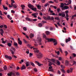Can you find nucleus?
Returning a JSON list of instances; mask_svg holds the SVG:
<instances>
[{
    "label": "nucleus",
    "mask_w": 76,
    "mask_h": 76,
    "mask_svg": "<svg viewBox=\"0 0 76 76\" xmlns=\"http://www.w3.org/2000/svg\"><path fill=\"white\" fill-rule=\"evenodd\" d=\"M6 41H5L4 40H3V41H2V44H5V43H6Z\"/></svg>",
    "instance_id": "obj_59"
},
{
    "label": "nucleus",
    "mask_w": 76,
    "mask_h": 76,
    "mask_svg": "<svg viewBox=\"0 0 76 76\" xmlns=\"http://www.w3.org/2000/svg\"><path fill=\"white\" fill-rule=\"evenodd\" d=\"M16 69L17 70H19V69H20V68H19V67L17 66L16 68Z\"/></svg>",
    "instance_id": "obj_64"
},
{
    "label": "nucleus",
    "mask_w": 76,
    "mask_h": 76,
    "mask_svg": "<svg viewBox=\"0 0 76 76\" xmlns=\"http://www.w3.org/2000/svg\"><path fill=\"white\" fill-rule=\"evenodd\" d=\"M70 73H72V72H73V69L72 68H70Z\"/></svg>",
    "instance_id": "obj_37"
},
{
    "label": "nucleus",
    "mask_w": 76,
    "mask_h": 76,
    "mask_svg": "<svg viewBox=\"0 0 76 76\" xmlns=\"http://www.w3.org/2000/svg\"><path fill=\"white\" fill-rule=\"evenodd\" d=\"M59 51L61 53H63V52L62 51V50H61V48H59Z\"/></svg>",
    "instance_id": "obj_53"
},
{
    "label": "nucleus",
    "mask_w": 76,
    "mask_h": 76,
    "mask_svg": "<svg viewBox=\"0 0 76 76\" xmlns=\"http://www.w3.org/2000/svg\"><path fill=\"white\" fill-rule=\"evenodd\" d=\"M21 69V70H24L25 69H26V66H25V65H22Z\"/></svg>",
    "instance_id": "obj_11"
},
{
    "label": "nucleus",
    "mask_w": 76,
    "mask_h": 76,
    "mask_svg": "<svg viewBox=\"0 0 76 76\" xmlns=\"http://www.w3.org/2000/svg\"><path fill=\"white\" fill-rule=\"evenodd\" d=\"M53 29H54V28L53 27H51L50 28V31H53Z\"/></svg>",
    "instance_id": "obj_44"
},
{
    "label": "nucleus",
    "mask_w": 76,
    "mask_h": 76,
    "mask_svg": "<svg viewBox=\"0 0 76 76\" xmlns=\"http://www.w3.org/2000/svg\"><path fill=\"white\" fill-rule=\"evenodd\" d=\"M0 34L2 35V36H3V34L4 33V31H3V30L2 29H0Z\"/></svg>",
    "instance_id": "obj_12"
},
{
    "label": "nucleus",
    "mask_w": 76,
    "mask_h": 76,
    "mask_svg": "<svg viewBox=\"0 0 76 76\" xmlns=\"http://www.w3.org/2000/svg\"><path fill=\"white\" fill-rule=\"evenodd\" d=\"M35 63H36L39 66H42V65H43V64H40L39 63V62H38V61H35Z\"/></svg>",
    "instance_id": "obj_7"
},
{
    "label": "nucleus",
    "mask_w": 76,
    "mask_h": 76,
    "mask_svg": "<svg viewBox=\"0 0 76 76\" xmlns=\"http://www.w3.org/2000/svg\"><path fill=\"white\" fill-rule=\"evenodd\" d=\"M46 0H42L41 1H42V3H45V1Z\"/></svg>",
    "instance_id": "obj_63"
},
{
    "label": "nucleus",
    "mask_w": 76,
    "mask_h": 76,
    "mask_svg": "<svg viewBox=\"0 0 76 76\" xmlns=\"http://www.w3.org/2000/svg\"><path fill=\"white\" fill-rule=\"evenodd\" d=\"M49 72H54V69H49L48 70Z\"/></svg>",
    "instance_id": "obj_24"
},
{
    "label": "nucleus",
    "mask_w": 76,
    "mask_h": 76,
    "mask_svg": "<svg viewBox=\"0 0 76 76\" xmlns=\"http://www.w3.org/2000/svg\"><path fill=\"white\" fill-rule=\"evenodd\" d=\"M50 7H53V8L55 9H57V7L56 6L51 5Z\"/></svg>",
    "instance_id": "obj_28"
},
{
    "label": "nucleus",
    "mask_w": 76,
    "mask_h": 76,
    "mask_svg": "<svg viewBox=\"0 0 76 76\" xmlns=\"http://www.w3.org/2000/svg\"><path fill=\"white\" fill-rule=\"evenodd\" d=\"M34 53H38V52H39V50H34Z\"/></svg>",
    "instance_id": "obj_39"
},
{
    "label": "nucleus",
    "mask_w": 76,
    "mask_h": 76,
    "mask_svg": "<svg viewBox=\"0 0 76 76\" xmlns=\"http://www.w3.org/2000/svg\"><path fill=\"white\" fill-rule=\"evenodd\" d=\"M69 8V7L67 6H64V7L63 8V9H68V8Z\"/></svg>",
    "instance_id": "obj_15"
},
{
    "label": "nucleus",
    "mask_w": 76,
    "mask_h": 76,
    "mask_svg": "<svg viewBox=\"0 0 76 76\" xmlns=\"http://www.w3.org/2000/svg\"><path fill=\"white\" fill-rule=\"evenodd\" d=\"M34 72H38V70H37V69L36 68H34Z\"/></svg>",
    "instance_id": "obj_50"
},
{
    "label": "nucleus",
    "mask_w": 76,
    "mask_h": 76,
    "mask_svg": "<svg viewBox=\"0 0 76 76\" xmlns=\"http://www.w3.org/2000/svg\"><path fill=\"white\" fill-rule=\"evenodd\" d=\"M11 5L12 6V7H13L14 8H15V9L17 8V5H16V4H14L13 3H11Z\"/></svg>",
    "instance_id": "obj_9"
},
{
    "label": "nucleus",
    "mask_w": 76,
    "mask_h": 76,
    "mask_svg": "<svg viewBox=\"0 0 76 76\" xmlns=\"http://www.w3.org/2000/svg\"><path fill=\"white\" fill-rule=\"evenodd\" d=\"M51 61L53 62V63H55V60L54 59H51Z\"/></svg>",
    "instance_id": "obj_47"
},
{
    "label": "nucleus",
    "mask_w": 76,
    "mask_h": 76,
    "mask_svg": "<svg viewBox=\"0 0 76 76\" xmlns=\"http://www.w3.org/2000/svg\"><path fill=\"white\" fill-rule=\"evenodd\" d=\"M7 59H9V60H12V58L10 56H8Z\"/></svg>",
    "instance_id": "obj_35"
},
{
    "label": "nucleus",
    "mask_w": 76,
    "mask_h": 76,
    "mask_svg": "<svg viewBox=\"0 0 76 76\" xmlns=\"http://www.w3.org/2000/svg\"><path fill=\"white\" fill-rule=\"evenodd\" d=\"M57 11L58 13H59L60 11V9L59 8H58L57 9Z\"/></svg>",
    "instance_id": "obj_43"
},
{
    "label": "nucleus",
    "mask_w": 76,
    "mask_h": 76,
    "mask_svg": "<svg viewBox=\"0 0 76 76\" xmlns=\"http://www.w3.org/2000/svg\"><path fill=\"white\" fill-rule=\"evenodd\" d=\"M7 44L8 47H10L11 46H12V44H11L10 43H8Z\"/></svg>",
    "instance_id": "obj_29"
},
{
    "label": "nucleus",
    "mask_w": 76,
    "mask_h": 76,
    "mask_svg": "<svg viewBox=\"0 0 76 76\" xmlns=\"http://www.w3.org/2000/svg\"><path fill=\"white\" fill-rule=\"evenodd\" d=\"M3 6L4 9L5 10H7L8 9L7 7H5V6L4 5H3Z\"/></svg>",
    "instance_id": "obj_26"
},
{
    "label": "nucleus",
    "mask_w": 76,
    "mask_h": 76,
    "mask_svg": "<svg viewBox=\"0 0 76 76\" xmlns=\"http://www.w3.org/2000/svg\"><path fill=\"white\" fill-rule=\"evenodd\" d=\"M25 43L26 44L27 43H28V42L26 41V40H25V39H23Z\"/></svg>",
    "instance_id": "obj_51"
},
{
    "label": "nucleus",
    "mask_w": 76,
    "mask_h": 76,
    "mask_svg": "<svg viewBox=\"0 0 76 76\" xmlns=\"http://www.w3.org/2000/svg\"><path fill=\"white\" fill-rule=\"evenodd\" d=\"M45 39L48 40V42H51V41H53V43H54V45L55 46L57 44V41L56 39L53 38H51L50 39L45 38Z\"/></svg>",
    "instance_id": "obj_1"
},
{
    "label": "nucleus",
    "mask_w": 76,
    "mask_h": 76,
    "mask_svg": "<svg viewBox=\"0 0 76 76\" xmlns=\"http://www.w3.org/2000/svg\"><path fill=\"white\" fill-rule=\"evenodd\" d=\"M31 9L32 10L34 11V12H36V11H37V8H34V7H32L31 8Z\"/></svg>",
    "instance_id": "obj_18"
},
{
    "label": "nucleus",
    "mask_w": 76,
    "mask_h": 76,
    "mask_svg": "<svg viewBox=\"0 0 76 76\" xmlns=\"http://www.w3.org/2000/svg\"><path fill=\"white\" fill-rule=\"evenodd\" d=\"M42 40V39L40 37L37 38V41L38 42H39V45H42V43H41V42Z\"/></svg>",
    "instance_id": "obj_3"
},
{
    "label": "nucleus",
    "mask_w": 76,
    "mask_h": 76,
    "mask_svg": "<svg viewBox=\"0 0 76 76\" xmlns=\"http://www.w3.org/2000/svg\"><path fill=\"white\" fill-rule=\"evenodd\" d=\"M72 55L74 56V57H76V54L75 53H73Z\"/></svg>",
    "instance_id": "obj_54"
},
{
    "label": "nucleus",
    "mask_w": 76,
    "mask_h": 76,
    "mask_svg": "<svg viewBox=\"0 0 76 76\" xmlns=\"http://www.w3.org/2000/svg\"><path fill=\"white\" fill-rule=\"evenodd\" d=\"M43 18H44V19H45L46 20H47V18L45 16H44L43 17Z\"/></svg>",
    "instance_id": "obj_61"
},
{
    "label": "nucleus",
    "mask_w": 76,
    "mask_h": 76,
    "mask_svg": "<svg viewBox=\"0 0 76 76\" xmlns=\"http://www.w3.org/2000/svg\"><path fill=\"white\" fill-rule=\"evenodd\" d=\"M43 37L44 38H45L46 37V35L44 34H43Z\"/></svg>",
    "instance_id": "obj_38"
},
{
    "label": "nucleus",
    "mask_w": 76,
    "mask_h": 76,
    "mask_svg": "<svg viewBox=\"0 0 76 76\" xmlns=\"http://www.w3.org/2000/svg\"><path fill=\"white\" fill-rule=\"evenodd\" d=\"M47 20H54V18L52 17L51 18L50 16H49L47 18Z\"/></svg>",
    "instance_id": "obj_6"
},
{
    "label": "nucleus",
    "mask_w": 76,
    "mask_h": 76,
    "mask_svg": "<svg viewBox=\"0 0 76 76\" xmlns=\"http://www.w3.org/2000/svg\"><path fill=\"white\" fill-rule=\"evenodd\" d=\"M11 3H15V1L13 0H11Z\"/></svg>",
    "instance_id": "obj_62"
},
{
    "label": "nucleus",
    "mask_w": 76,
    "mask_h": 76,
    "mask_svg": "<svg viewBox=\"0 0 76 76\" xmlns=\"http://www.w3.org/2000/svg\"><path fill=\"white\" fill-rule=\"evenodd\" d=\"M76 64V62L75 61H73V64L72 66H73V65H74V64Z\"/></svg>",
    "instance_id": "obj_57"
},
{
    "label": "nucleus",
    "mask_w": 76,
    "mask_h": 76,
    "mask_svg": "<svg viewBox=\"0 0 76 76\" xmlns=\"http://www.w3.org/2000/svg\"><path fill=\"white\" fill-rule=\"evenodd\" d=\"M10 51L11 52V54H15V52H14V51H13L12 49H10Z\"/></svg>",
    "instance_id": "obj_22"
},
{
    "label": "nucleus",
    "mask_w": 76,
    "mask_h": 76,
    "mask_svg": "<svg viewBox=\"0 0 76 76\" xmlns=\"http://www.w3.org/2000/svg\"><path fill=\"white\" fill-rule=\"evenodd\" d=\"M28 7L29 8H30V9H31V7H33L34 6L32 5H31V4H29L28 5Z\"/></svg>",
    "instance_id": "obj_13"
},
{
    "label": "nucleus",
    "mask_w": 76,
    "mask_h": 76,
    "mask_svg": "<svg viewBox=\"0 0 76 76\" xmlns=\"http://www.w3.org/2000/svg\"><path fill=\"white\" fill-rule=\"evenodd\" d=\"M14 45L16 47V48L17 49L19 48V47H18V43H16V42H14Z\"/></svg>",
    "instance_id": "obj_8"
},
{
    "label": "nucleus",
    "mask_w": 76,
    "mask_h": 76,
    "mask_svg": "<svg viewBox=\"0 0 76 76\" xmlns=\"http://www.w3.org/2000/svg\"><path fill=\"white\" fill-rule=\"evenodd\" d=\"M59 16H62L63 18H64L65 16H66V14L64 13H59L58 14Z\"/></svg>",
    "instance_id": "obj_4"
},
{
    "label": "nucleus",
    "mask_w": 76,
    "mask_h": 76,
    "mask_svg": "<svg viewBox=\"0 0 76 76\" xmlns=\"http://www.w3.org/2000/svg\"><path fill=\"white\" fill-rule=\"evenodd\" d=\"M61 70L62 72H63V73H66L65 71H64V70L63 69H61Z\"/></svg>",
    "instance_id": "obj_52"
},
{
    "label": "nucleus",
    "mask_w": 76,
    "mask_h": 76,
    "mask_svg": "<svg viewBox=\"0 0 76 76\" xmlns=\"http://www.w3.org/2000/svg\"><path fill=\"white\" fill-rule=\"evenodd\" d=\"M72 3V1H71V0H69L68 1V3L69 4H71V3Z\"/></svg>",
    "instance_id": "obj_56"
},
{
    "label": "nucleus",
    "mask_w": 76,
    "mask_h": 76,
    "mask_svg": "<svg viewBox=\"0 0 76 76\" xmlns=\"http://www.w3.org/2000/svg\"><path fill=\"white\" fill-rule=\"evenodd\" d=\"M21 7L22 8H25V6L24 5H21Z\"/></svg>",
    "instance_id": "obj_48"
},
{
    "label": "nucleus",
    "mask_w": 76,
    "mask_h": 76,
    "mask_svg": "<svg viewBox=\"0 0 76 76\" xmlns=\"http://www.w3.org/2000/svg\"><path fill=\"white\" fill-rule=\"evenodd\" d=\"M34 36V35L33 34H32V33L30 34V38H32Z\"/></svg>",
    "instance_id": "obj_21"
},
{
    "label": "nucleus",
    "mask_w": 76,
    "mask_h": 76,
    "mask_svg": "<svg viewBox=\"0 0 76 76\" xmlns=\"http://www.w3.org/2000/svg\"><path fill=\"white\" fill-rule=\"evenodd\" d=\"M71 40V39H70V38L68 37V39H66L65 41H66V43H67L68 42V41H70Z\"/></svg>",
    "instance_id": "obj_10"
},
{
    "label": "nucleus",
    "mask_w": 76,
    "mask_h": 76,
    "mask_svg": "<svg viewBox=\"0 0 76 76\" xmlns=\"http://www.w3.org/2000/svg\"><path fill=\"white\" fill-rule=\"evenodd\" d=\"M46 34L47 35H50V32L48 31H45Z\"/></svg>",
    "instance_id": "obj_17"
},
{
    "label": "nucleus",
    "mask_w": 76,
    "mask_h": 76,
    "mask_svg": "<svg viewBox=\"0 0 76 76\" xmlns=\"http://www.w3.org/2000/svg\"><path fill=\"white\" fill-rule=\"evenodd\" d=\"M61 5L60 6V7L61 8H62V9H63V7H64V4L63 3H61Z\"/></svg>",
    "instance_id": "obj_19"
},
{
    "label": "nucleus",
    "mask_w": 76,
    "mask_h": 76,
    "mask_svg": "<svg viewBox=\"0 0 76 76\" xmlns=\"http://www.w3.org/2000/svg\"><path fill=\"white\" fill-rule=\"evenodd\" d=\"M65 53L66 56H67V55L68 54V52L67 51H65Z\"/></svg>",
    "instance_id": "obj_49"
},
{
    "label": "nucleus",
    "mask_w": 76,
    "mask_h": 76,
    "mask_svg": "<svg viewBox=\"0 0 76 76\" xmlns=\"http://www.w3.org/2000/svg\"><path fill=\"white\" fill-rule=\"evenodd\" d=\"M37 7L39 10H41V6L39 5H37Z\"/></svg>",
    "instance_id": "obj_16"
},
{
    "label": "nucleus",
    "mask_w": 76,
    "mask_h": 76,
    "mask_svg": "<svg viewBox=\"0 0 76 76\" xmlns=\"http://www.w3.org/2000/svg\"><path fill=\"white\" fill-rule=\"evenodd\" d=\"M57 64L58 65V66H60V61H58L57 62Z\"/></svg>",
    "instance_id": "obj_27"
},
{
    "label": "nucleus",
    "mask_w": 76,
    "mask_h": 76,
    "mask_svg": "<svg viewBox=\"0 0 76 76\" xmlns=\"http://www.w3.org/2000/svg\"><path fill=\"white\" fill-rule=\"evenodd\" d=\"M7 75H8V76H12V75L11 74V72H10V73H8L7 74Z\"/></svg>",
    "instance_id": "obj_45"
},
{
    "label": "nucleus",
    "mask_w": 76,
    "mask_h": 76,
    "mask_svg": "<svg viewBox=\"0 0 76 76\" xmlns=\"http://www.w3.org/2000/svg\"><path fill=\"white\" fill-rule=\"evenodd\" d=\"M4 70H7V66H6L4 67Z\"/></svg>",
    "instance_id": "obj_33"
},
{
    "label": "nucleus",
    "mask_w": 76,
    "mask_h": 76,
    "mask_svg": "<svg viewBox=\"0 0 76 76\" xmlns=\"http://www.w3.org/2000/svg\"><path fill=\"white\" fill-rule=\"evenodd\" d=\"M50 63L49 64V66H51V65H52V63H51L50 61H48Z\"/></svg>",
    "instance_id": "obj_34"
},
{
    "label": "nucleus",
    "mask_w": 76,
    "mask_h": 76,
    "mask_svg": "<svg viewBox=\"0 0 76 76\" xmlns=\"http://www.w3.org/2000/svg\"><path fill=\"white\" fill-rule=\"evenodd\" d=\"M10 50H13V51H16V49H15V48H14L12 46L11 47Z\"/></svg>",
    "instance_id": "obj_20"
},
{
    "label": "nucleus",
    "mask_w": 76,
    "mask_h": 76,
    "mask_svg": "<svg viewBox=\"0 0 76 76\" xmlns=\"http://www.w3.org/2000/svg\"><path fill=\"white\" fill-rule=\"evenodd\" d=\"M23 29L24 31H26L27 30V28H26V27H24L23 28Z\"/></svg>",
    "instance_id": "obj_40"
},
{
    "label": "nucleus",
    "mask_w": 76,
    "mask_h": 76,
    "mask_svg": "<svg viewBox=\"0 0 76 76\" xmlns=\"http://www.w3.org/2000/svg\"><path fill=\"white\" fill-rule=\"evenodd\" d=\"M26 20H28V21H32V19L29 18L28 17H26Z\"/></svg>",
    "instance_id": "obj_14"
},
{
    "label": "nucleus",
    "mask_w": 76,
    "mask_h": 76,
    "mask_svg": "<svg viewBox=\"0 0 76 76\" xmlns=\"http://www.w3.org/2000/svg\"><path fill=\"white\" fill-rule=\"evenodd\" d=\"M37 57L38 58H41L42 57V54L41 53H39L38 54L36 55Z\"/></svg>",
    "instance_id": "obj_2"
},
{
    "label": "nucleus",
    "mask_w": 76,
    "mask_h": 76,
    "mask_svg": "<svg viewBox=\"0 0 76 76\" xmlns=\"http://www.w3.org/2000/svg\"><path fill=\"white\" fill-rule=\"evenodd\" d=\"M4 27L5 28L7 29V26L6 25H4Z\"/></svg>",
    "instance_id": "obj_42"
},
{
    "label": "nucleus",
    "mask_w": 76,
    "mask_h": 76,
    "mask_svg": "<svg viewBox=\"0 0 76 76\" xmlns=\"http://www.w3.org/2000/svg\"><path fill=\"white\" fill-rule=\"evenodd\" d=\"M31 65L33 67H35V65L33 63V62H31Z\"/></svg>",
    "instance_id": "obj_36"
},
{
    "label": "nucleus",
    "mask_w": 76,
    "mask_h": 76,
    "mask_svg": "<svg viewBox=\"0 0 76 76\" xmlns=\"http://www.w3.org/2000/svg\"><path fill=\"white\" fill-rule=\"evenodd\" d=\"M61 67L62 68V69H64V66H63V65H61Z\"/></svg>",
    "instance_id": "obj_58"
},
{
    "label": "nucleus",
    "mask_w": 76,
    "mask_h": 76,
    "mask_svg": "<svg viewBox=\"0 0 76 76\" xmlns=\"http://www.w3.org/2000/svg\"><path fill=\"white\" fill-rule=\"evenodd\" d=\"M18 44H19V45H22V41H20L19 42H18Z\"/></svg>",
    "instance_id": "obj_25"
},
{
    "label": "nucleus",
    "mask_w": 76,
    "mask_h": 76,
    "mask_svg": "<svg viewBox=\"0 0 76 76\" xmlns=\"http://www.w3.org/2000/svg\"><path fill=\"white\" fill-rule=\"evenodd\" d=\"M48 5H49V4H48V3H47L45 5L44 7H47V6H48Z\"/></svg>",
    "instance_id": "obj_46"
},
{
    "label": "nucleus",
    "mask_w": 76,
    "mask_h": 76,
    "mask_svg": "<svg viewBox=\"0 0 76 76\" xmlns=\"http://www.w3.org/2000/svg\"><path fill=\"white\" fill-rule=\"evenodd\" d=\"M38 25L39 27H41L42 26V24L41 23H39Z\"/></svg>",
    "instance_id": "obj_30"
},
{
    "label": "nucleus",
    "mask_w": 76,
    "mask_h": 76,
    "mask_svg": "<svg viewBox=\"0 0 76 76\" xmlns=\"http://www.w3.org/2000/svg\"><path fill=\"white\" fill-rule=\"evenodd\" d=\"M55 20H59V17H56L55 18Z\"/></svg>",
    "instance_id": "obj_41"
},
{
    "label": "nucleus",
    "mask_w": 76,
    "mask_h": 76,
    "mask_svg": "<svg viewBox=\"0 0 76 76\" xmlns=\"http://www.w3.org/2000/svg\"><path fill=\"white\" fill-rule=\"evenodd\" d=\"M15 74L17 76H19L20 75V73L19 72H15Z\"/></svg>",
    "instance_id": "obj_32"
},
{
    "label": "nucleus",
    "mask_w": 76,
    "mask_h": 76,
    "mask_svg": "<svg viewBox=\"0 0 76 76\" xmlns=\"http://www.w3.org/2000/svg\"><path fill=\"white\" fill-rule=\"evenodd\" d=\"M29 62H27L26 63V67H28V66H29Z\"/></svg>",
    "instance_id": "obj_23"
},
{
    "label": "nucleus",
    "mask_w": 76,
    "mask_h": 76,
    "mask_svg": "<svg viewBox=\"0 0 76 76\" xmlns=\"http://www.w3.org/2000/svg\"><path fill=\"white\" fill-rule=\"evenodd\" d=\"M12 56L13 57L15 58H18V57H17V56L14 55H13Z\"/></svg>",
    "instance_id": "obj_60"
},
{
    "label": "nucleus",
    "mask_w": 76,
    "mask_h": 76,
    "mask_svg": "<svg viewBox=\"0 0 76 76\" xmlns=\"http://www.w3.org/2000/svg\"><path fill=\"white\" fill-rule=\"evenodd\" d=\"M9 56H7V55H5V57L6 58H8Z\"/></svg>",
    "instance_id": "obj_55"
},
{
    "label": "nucleus",
    "mask_w": 76,
    "mask_h": 76,
    "mask_svg": "<svg viewBox=\"0 0 76 76\" xmlns=\"http://www.w3.org/2000/svg\"><path fill=\"white\" fill-rule=\"evenodd\" d=\"M11 76H12V75L13 76H15V73L13 72H11Z\"/></svg>",
    "instance_id": "obj_31"
},
{
    "label": "nucleus",
    "mask_w": 76,
    "mask_h": 76,
    "mask_svg": "<svg viewBox=\"0 0 76 76\" xmlns=\"http://www.w3.org/2000/svg\"><path fill=\"white\" fill-rule=\"evenodd\" d=\"M38 15V13H33L31 14V15L34 16V18H37V15Z\"/></svg>",
    "instance_id": "obj_5"
}]
</instances>
